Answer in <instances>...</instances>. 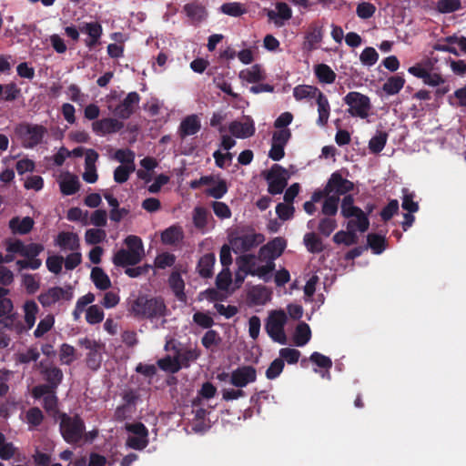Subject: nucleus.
<instances>
[{
  "label": "nucleus",
  "mask_w": 466,
  "mask_h": 466,
  "mask_svg": "<svg viewBox=\"0 0 466 466\" xmlns=\"http://www.w3.org/2000/svg\"><path fill=\"white\" fill-rule=\"evenodd\" d=\"M128 311L139 319H147L155 328H162L167 323L168 309L163 299L138 296L128 301Z\"/></svg>",
  "instance_id": "1"
},
{
  "label": "nucleus",
  "mask_w": 466,
  "mask_h": 466,
  "mask_svg": "<svg viewBox=\"0 0 466 466\" xmlns=\"http://www.w3.org/2000/svg\"><path fill=\"white\" fill-rule=\"evenodd\" d=\"M341 215L348 219L347 229L364 233L368 230L370 220L368 215L360 208L354 206L351 196H345L341 203Z\"/></svg>",
  "instance_id": "2"
},
{
  "label": "nucleus",
  "mask_w": 466,
  "mask_h": 466,
  "mask_svg": "<svg viewBox=\"0 0 466 466\" xmlns=\"http://www.w3.org/2000/svg\"><path fill=\"white\" fill-rule=\"evenodd\" d=\"M60 420V431L64 440L68 443H76L84 436L88 440H93L96 432L91 431L86 434L85 432V425L83 420L77 416H68L66 414L61 415Z\"/></svg>",
  "instance_id": "3"
},
{
  "label": "nucleus",
  "mask_w": 466,
  "mask_h": 466,
  "mask_svg": "<svg viewBox=\"0 0 466 466\" xmlns=\"http://www.w3.org/2000/svg\"><path fill=\"white\" fill-rule=\"evenodd\" d=\"M238 265L251 276L258 277L264 281L270 280L275 269V263L267 264L251 255H243L237 260Z\"/></svg>",
  "instance_id": "4"
},
{
  "label": "nucleus",
  "mask_w": 466,
  "mask_h": 466,
  "mask_svg": "<svg viewBox=\"0 0 466 466\" xmlns=\"http://www.w3.org/2000/svg\"><path fill=\"white\" fill-rule=\"evenodd\" d=\"M288 317L284 310H273L269 312L266 320L265 329L268 335L279 344L287 343V335L284 330Z\"/></svg>",
  "instance_id": "5"
},
{
  "label": "nucleus",
  "mask_w": 466,
  "mask_h": 466,
  "mask_svg": "<svg viewBox=\"0 0 466 466\" xmlns=\"http://www.w3.org/2000/svg\"><path fill=\"white\" fill-rule=\"evenodd\" d=\"M343 100L349 106L348 112L350 116L360 118H367L369 116L371 108L369 96L353 91L348 93Z\"/></svg>",
  "instance_id": "6"
},
{
  "label": "nucleus",
  "mask_w": 466,
  "mask_h": 466,
  "mask_svg": "<svg viewBox=\"0 0 466 466\" xmlns=\"http://www.w3.org/2000/svg\"><path fill=\"white\" fill-rule=\"evenodd\" d=\"M47 130L41 125L24 123L16 127L15 133L22 140L24 147L32 148L38 145Z\"/></svg>",
  "instance_id": "7"
},
{
  "label": "nucleus",
  "mask_w": 466,
  "mask_h": 466,
  "mask_svg": "<svg viewBox=\"0 0 466 466\" xmlns=\"http://www.w3.org/2000/svg\"><path fill=\"white\" fill-rule=\"evenodd\" d=\"M264 241V237L261 234L248 232L238 235L230 239L232 250L236 254H243L248 252Z\"/></svg>",
  "instance_id": "8"
},
{
  "label": "nucleus",
  "mask_w": 466,
  "mask_h": 466,
  "mask_svg": "<svg viewBox=\"0 0 466 466\" xmlns=\"http://www.w3.org/2000/svg\"><path fill=\"white\" fill-rule=\"evenodd\" d=\"M167 351H173L177 358L180 367H188L190 362L195 361L200 356L198 347H177L173 339H167L165 344Z\"/></svg>",
  "instance_id": "9"
},
{
  "label": "nucleus",
  "mask_w": 466,
  "mask_h": 466,
  "mask_svg": "<svg viewBox=\"0 0 466 466\" xmlns=\"http://www.w3.org/2000/svg\"><path fill=\"white\" fill-rule=\"evenodd\" d=\"M288 178V171L279 165H274L266 177L268 184V192L272 195L282 193L287 185Z\"/></svg>",
  "instance_id": "10"
},
{
  "label": "nucleus",
  "mask_w": 466,
  "mask_h": 466,
  "mask_svg": "<svg viewBox=\"0 0 466 466\" xmlns=\"http://www.w3.org/2000/svg\"><path fill=\"white\" fill-rule=\"evenodd\" d=\"M126 428L131 433L127 441L128 447L142 450L147 445V430L144 424L140 422L131 423L127 424Z\"/></svg>",
  "instance_id": "11"
},
{
  "label": "nucleus",
  "mask_w": 466,
  "mask_h": 466,
  "mask_svg": "<svg viewBox=\"0 0 466 466\" xmlns=\"http://www.w3.org/2000/svg\"><path fill=\"white\" fill-rule=\"evenodd\" d=\"M286 241L282 238H275L259 249V260L267 264L275 263V259L281 256L285 248Z\"/></svg>",
  "instance_id": "12"
},
{
  "label": "nucleus",
  "mask_w": 466,
  "mask_h": 466,
  "mask_svg": "<svg viewBox=\"0 0 466 466\" xmlns=\"http://www.w3.org/2000/svg\"><path fill=\"white\" fill-rule=\"evenodd\" d=\"M255 123L249 116H244L240 120L232 121L228 126V131L237 138H248L255 133Z\"/></svg>",
  "instance_id": "13"
},
{
  "label": "nucleus",
  "mask_w": 466,
  "mask_h": 466,
  "mask_svg": "<svg viewBox=\"0 0 466 466\" xmlns=\"http://www.w3.org/2000/svg\"><path fill=\"white\" fill-rule=\"evenodd\" d=\"M140 97L137 92H130L115 108H112L111 106H109L108 108L117 117L127 119L135 112Z\"/></svg>",
  "instance_id": "14"
},
{
  "label": "nucleus",
  "mask_w": 466,
  "mask_h": 466,
  "mask_svg": "<svg viewBox=\"0 0 466 466\" xmlns=\"http://www.w3.org/2000/svg\"><path fill=\"white\" fill-rule=\"evenodd\" d=\"M257 379V371L251 366H242L230 373V384L237 388H244Z\"/></svg>",
  "instance_id": "15"
},
{
  "label": "nucleus",
  "mask_w": 466,
  "mask_h": 466,
  "mask_svg": "<svg viewBox=\"0 0 466 466\" xmlns=\"http://www.w3.org/2000/svg\"><path fill=\"white\" fill-rule=\"evenodd\" d=\"M71 293L60 287H54L39 295L38 300L43 307H51L63 300H70Z\"/></svg>",
  "instance_id": "16"
},
{
  "label": "nucleus",
  "mask_w": 466,
  "mask_h": 466,
  "mask_svg": "<svg viewBox=\"0 0 466 466\" xmlns=\"http://www.w3.org/2000/svg\"><path fill=\"white\" fill-rule=\"evenodd\" d=\"M352 189L353 183L351 181L343 178L338 173H333L325 187V193L327 195L331 194L339 198L340 195L346 194Z\"/></svg>",
  "instance_id": "17"
},
{
  "label": "nucleus",
  "mask_w": 466,
  "mask_h": 466,
  "mask_svg": "<svg viewBox=\"0 0 466 466\" xmlns=\"http://www.w3.org/2000/svg\"><path fill=\"white\" fill-rule=\"evenodd\" d=\"M98 159V154L93 149H87L86 151L85 157V171L83 173V179L86 183H96L98 178L96 172V163Z\"/></svg>",
  "instance_id": "18"
},
{
  "label": "nucleus",
  "mask_w": 466,
  "mask_h": 466,
  "mask_svg": "<svg viewBox=\"0 0 466 466\" xmlns=\"http://www.w3.org/2000/svg\"><path fill=\"white\" fill-rule=\"evenodd\" d=\"M62 194L69 196L78 191L80 184L78 177L70 172H62L57 177Z\"/></svg>",
  "instance_id": "19"
},
{
  "label": "nucleus",
  "mask_w": 466,
  "mask_h": 466,
  "mask_svg": "<svg viewBox=\"0 0 466 466\" xmlns=\"http://www.w3.org/2000/svg\"><path fill=\"white\" fill-rule=\"evenodd\" d=\"M323 38V25L319 23H313L309 26L305 36L304 49L312 51L316 49Z\"/></svg>",
  "instance_id": "20"
},
{
  "label": "nucleus",
  "mask_w": 466,
  "mask_h": 466,
  "mask_svg": "<svg viewBox=\"0 0 466 466\" xmlns=\"http://www.w3.org/2000/svg\"><path fill=\"white\" fill-rule=\"evenodd\" d=\"M22 311L24 319L22 322L26 332L35 326L39 312V307L35 300L28 299L23 304Z\"/></svg>",
  "instance_id": "21"
},
{
  "label": "nucleus",
  "mask_w": 466,
  "mask_h": 466,
  "mask_svg": "<svg viewBox=\"0 0 466 466\" xmlns=\"http://www.w3.org/2000/svg\"><path fill=\"white\" fill-rule=\"evenodd\" d=\"M201 127L200 119L197 115H190L185 117L178 127L179 136L184 138L197 134Z\"/></svg>",
  "instance_id": "22"
},
{
  "label": "nucleus",
  "mask_w": 466,
  "mask_h": 466,
  "mask_svg": "<svg viewBox=\"0 0 466 466\" xmlns=\"http://www.w3.org/2000/svg\"><path fill=\"white\" fill-rule=\"evenodd\" d=\"M55 244L62 250L76 251L79 248V238L73 232H61L57 235Z\"/></svg>",
  "instance_id": "23"
},
{
  "label": "nucleus",
  "mask_w": 466,
  "mask_h": 466,
  "mask_svg": "<svg viewBox=\"0 0 466 466\" xmlns=\"http://www.w3.org/2000/svg\"><path fill=\"white\" fill-rule=\"evenodd\" d=\"M40 372L53 390H56L63 380L62 370L55 366H45L42 362L39 365Z\"/></svg>",
  "instance_id": "24"
},
{
  "label": "nucleus",
  "mask_w": 466,
  "mask_h": 466,
  "mask_svg": "<svg viewBox=\"0 0 466 466\" xmlns=\"http://www.w3.org/2000/svg\"><path fill=\"white\" fill-rule=\"evenodd\" d=\"M93 130L99 135L115 133L123 127V124L115 118H103L92 124Z\"/></svg>",
  "instance_id": "25"
},
{
  "label": "nucleus",
  "mask_w": 466,
  "mask_h": 466,
  "mask_svg": "<svg viewBox=\"0 0 466 466\" xmlns=\"http://www.w3.org/2000/svg\"><path fill=\"white\" fill-rule=\"evenodd\" d=\"M321 91L310 85H299L293 88V96L297 101H307L316 100Z\"/></svg>",
  "instance_id": "26"
},
{
  "label": "nucleus",
  "mask_w": 466,
  "mask_h": 466,
  "mask_svg": "<svg viewBox=\"0 0 466 466\" xmlns=\"http://www.w3.org/2000/svg\"><path fill=\"white\" fill-rule=\"evenodd\" d=\"M272 291L261 285L252 287L248 291V298L254 305H265L271 299Z\"/></svg>",
  "instance_id": "27"
},
{
  "label": "nucleus",
  "mask_w": 466,
  "mask_h": 466,
  "mask_svg": "<svg viewBox=\"0 0 466 466\" xmlns=\"http://www.w3.org/2000/svg\"><path fill=\"white\" fill-rule=\"evenodd\" d=\"M83 344L86 349L90 350L86 360L88 367L92 370H96L101 363L102 346L97 342L89 339H86Z\"/></svg>",
  "instance_id": "28"
},
{
  "label": "nucleus",
  "mask_w": 466,
  "mask_h": 466,
  "mask_svg": "<svg viewBox=\"0 0 466 466\" xmlns=\"http://www.w3.org/2000/svg\"><path fill=\"white\" fill-rule=\"evenodd\" d=\"M12 330L17 335L25 332L24 324L18 319L16 314H6L0 319V331Z\"/></svg>",
  "instance_id": "29"
},
{
  "label": "nucleus",
  "mask_w": 466,
  "mask_h": 466,
  "mask_svg": "<svg viewBox=\"0 0 466 466\" xmlns=\"http://www.w3.org/2000/svg\"><path fill=\"white\" fill-rule=\"evenodd\" d=\"M34 220L30 217H15L9 221V228L14 234L25 235L31 231L34 227Z\"/></svg>",
  "instance_id": "30"
},
{
  "label": "nucleus",
  "mask_w": 466,
  "mask_h": 466,
  "mask_svg": "<svg viewBox=\"0 0 466 466\" xmlns=\"http://www.w3.org/2000/svg\"><path fill=\"white\" fill-rule=\"evenodd\" d=\"M140 261L141 259L137 257V254L135 252L131 253L127 248L118 250L113 257V263L119 267L136 265Z\"/></svg>",
  "instance_id": "31"
},
{
  "label": "nucleus",
  "mask_w": 466,
  "mask_h": 466,
  "mask_svg": "<svg viewBox=\"0 0 466 466\" xmlns=\"http://www.w3.org/2000/svg\"><path fill=\"white\" fill-rule=\"evenodd\" d=\"M238 77L247 83H257L265 79V72L259 65H254L241 70Z\"/></svg>",
  "instance_id": "32"
},
{
  "label": "nucleus",
  "mask_w": 466,
  "mask_h": 466,
  "mask_svg": "<svg viewBox=\"0 0 466 466\" xmlns=\"http://www.w3.org/2000/svg\"><path fill=\"white\" fill-rule=\"evenodd\" d=\"M316 104L318 106V119L317 124L319 127H324L329 120L330 114V106L326 96L321 92L316 99Z\"/></svg>",
  "instance_id": "33"
},
{
  "label": "nucleus",
  "mask_w": 466,
  "mask_h": 466,
  "mask_svg": "<svg viewBox=\"0 0 466 466\" xmlns=\"http://www.w3.org/2000/svg\"><path fill=\"white\" fill-rule=\"evenodd\" d=\"M80 31L89 36L86 40V46L89 47L96 45L102 35V27L98 23H86L80 27Z\"/></svg>",
  "instance_id": "34"
},
{
  "label": "nucleus",
  "mask_w": 466,
  "mask_h": 466,
  "mask_svg": "<svg viewBox=\"0 0 466 466\" xmlns=\"http://www.w3.org/2000/svg\"><path fill=\"white\" fill-rule=\"evenodd\" d=\"M267 15L270 20L279 24L278 19H281L283 21L289 20L292 16V11L286 3H277L276 10H268Z\"/></svg>",
  "instance_id": "35"
},
{
  "label": "nucleus",
  "mask_w": 466,
  "mask_h": 466,
  "mask_svg": "<svg viewBox=\"0 0 466 466\" xmlns=\"http://www.w3.org/2000/svg\"><path fill=\"white\" fill-rule=\"evenodd\" d=\"M311 338L309 326L305 322H300L295 329L293 342L298 347L305 346Z\"/></svg>",
  "instance_id": "36"
},
{
  "label": "nucleus",
  "mask_w": 466,
  "mask_h": 466,
  "mask_svg": "<svg viewBox=\"0 0 466 466\" xmlns=\"http://www.w3.org/2000/svg\"><path fill=\"white\" fill-rule=\"evenodd\" d=\"M184 234L181 227L171 226L165 229L161 234V240L164 244L173 245L183 239Z\"/></svg>",
  "instance_id": "37"
},
{
  "label": "nucleus",
  "mask_w": 466,
  "mask_h": 466,
  "mask_svg": "<svg viewBox=\"0 0 466 466\" xmlns=\"http://www.w3.org/2000/svg\"><path fill=\"white\" fill-rule=\"evenodd\" d=\"M91 279L95 286L101 290H106L111 287L109 277L101 268L96 267L91 270Z\"/></svg>",
  "instance_id": "38"
},
{
  "label": "nucleus",
  "mask_w": 466,
  "mask_h": 466,
  "mask_svg": "<svg viewBox=\"0 0 466 466\" xmlns=\"http://www.w3.org/2000/svg\"><path fill=\"white\" fill-rule=\"evenodd\" d=\"M404 84L405 79L401 76L396 75L386 80L382 89L387 95L392 96L398 94L404 86Z\"/></svg>",
  "instance_id": "39"
},
{
  "label": "nucleus",
  "mask_w": 466,
  "mask_h": 466,
  "mask_svg": "<svg viewBox=\"0 0 466 466\" xmlns=\"http://www.w3.org/2000/svg\"><path fill=\"white\" fill-rule=\"evenodd\" d=\"M216 258L213 254H206L198 261V273L204 277L208 278L213 273Z\"/></svg>",
  "instance_id": "40"
},
{
  "label": "nucleus",
  "mask_w": 466,
  "mask_h": 466,
  "mask_svg": "<svg viewBox=\"0 0 466 466\" xmlns=\"http://www.w3.org/2000/svg\"><path fill=\"white\" fill-rule=\"evenodd\" d=\"M314 72L321 83L332 84L336 79L335 72L326 64H319L314 67Z\"/></svg>",
  "instance_id": "41"
},
{
  "label": "nucleus",
  "mask_w": 466,
  "mask_h": 466,
  "mask_svg": "<svg viewBox=\"0 0 466 466\" xmlns=\"http://www.w3.org/2000/svg\"><path fill=\"white\" fill-rule=\"evenodd\" d=\"M55 325V317L52 314H47L40 319L35 329L34 330V337L40 339L50 331Z\"/></svg>",
  "instance_id": "42"
},
{
  "label": "nucleus",
  "mask_w": 466,
  "mask_h": 466,
  "mask_svg": "<svg viewBox=\"0 0 466 466\" xmlns=\"http://www.w3.org/2000/svg\"><path fill=\"white\" fill-rule=\"evenodd\" d=\"M169 285L174 291L176 297L180 301H186V295L184 293V280L179 273L173 272L169 277Z\"/></svg>",
  "instance_id": "43"
},
{
  "label": "nucleus",
  "mask_w": 466,
  "mask_h": 466,
  "mask_svg": "<svg viewBox=\"0 0 466 466\" xmlns=\"http://www.w3.org/2000/svg\"><path fill=\"white\" fill-rule=\"evenodd\" d=\"M157 364L161 370L170 373H175L181 369L177 355L173 351L172 354L158 360Z\"/></svg>",
  "instance_id": "44"
},
{
  "label": "nucleus",
  "mask_w": 466,
  "mask_h": 466,
  "mask_svg": "<svg viewBox=\"0 0 466 466\" xmlns=\"http://www.w3.org/2000/svg\"><path fill=\"white\" fill-rule=\"evenodd\" d=\"M333 240L337 244H344L346 246L356 244L358 241L357 232L350 229L338 231L334 235Z\"/></svg>",
  "instance_id": "45"
},
{
  "label": "nucleus",
  "mask_w": 466,
  "mask_h": 466,
  "mask_svg": "<svg viewBox=\"0 0 466 466\" xmlns=\"http://www.w3.org/2000/svg\"><path fill=\"white\" fill-rule=\"evenodd\" d=\"M125 244L127 245V249L131 253L135 252L137 254V257H138L140 259L143 258V257L145 255V251H144V246H143V243H142V240L140 238L134 236V235H130L126 238Z\"/></svg>",
  "instance_id": "46"
},
{
  "label": "nucleus",
  "mask_w": 466,
  "mask_h": 466,
  "mask_svg": "<svg viewBox=\"0 0 466 466\" xmlns=\"http://www.w3.org/2000/svg\"><path fill=\"white\" fill-rule=\"evenodd\" d=\"M303 241L308 251L311 253H319L323 249L322 241L315 233H307Z\"/></svg>",
  "instance_id": "47"
},
{
  "label": "nucleus",
  "mask_w": 466,
  "mask_h": 466,
  "mask_svg": "<svg viewBox=\"0 0 466 466\" xmlns=\"http://www.w3.org/2000/svg\"><path fill=\"white\" fill-rule=\"evenodd\" d=\"M432 66L433 63L430 59H427L425 61L419 62L414 66L409 67L408 72L413 76L422 79L426 76V74L431 70Z\"/></svg>",
  "instance_id": "48"
},
{
  "label": "nucleus",
  "mask_w": 466,
  "mask_h": 466,
  "mask_svg": "<svg viewBox=\"0 0 466 466\" xmlns=\"http://www.w3.org/2000/svg\"><path fill=\"white\" fill-rule=\"evenodd\" d=\"M461 8L460 0H439L436 4V10L441 14H449Z\"/></svg>",
  "instance_id": "49"
},
{
  "label": "nucleus",
  "mask_w": 466,
  "mask_h": 466,
  "mask_svg": "<svg viewBox=\"0 0 466 466\" xmlns=\"http://www.w3.org/2000/svg\"><path fill=\"white\" fill-rule=\"evenodd\" d=\"M106 233L101 228H89L85 233V240L89 245L101 243L106 239Z\"/></svg>",
  "instance_id": "50"
},
{
  "label": "nucleus",
  "mask_w": 466,
  "mask_h": 466,
  "mask_svg": "<svg viewBox=\"0 0 466 466\" xmlns=\"http://www.w3.org/2000/svg\"><path fill=\"white\" fill-rule=\"evenodd\" d=\"M227 191L228 187L226 181L218 177L217 181L207 189L206 193L214 198H221Z\"/></svg>",
  "instance_id": "51"
},
{
  "label": "nucleus",
  "mask_w": 466,
  "mask_h": 466,
  "mask_svg": "<svg viewBox=\"0 0 466 466\" xmlns=\"http://www.w3.org/2000/svg\"><path fill=\"white\" fill-rule=\"evenodd\" d=\"M216 284L218 289L228 290L232 285V276L228 268H224L217 276Z\"/></svg>",
  "instance_id": "52"
},
{
  "label": "nucleus",
  "mask_w": 466,
  "mask_h": 466,
  "mask_svg": "<svg viewBox=\"0 0 466 466\" xmlns=\"http://www.w3.org/2000/svg\"><path fill=\"white\" fill-rule=\"evenodd\" d=\"M104 319V311L97 305H91L86 313V319L89 324L100 323Z\"/></svg>",
  "instance_id": "53"
},
{
  "label": "nucleus",
  "mask_w": 466,
  "mask_h": 466,
  "mask_svg": "<svg viewBox=\"0 0 466 466\" xmlns=\"http://www.w3.org/2000/svg\"><path fill=\"white\" fill-rule=\"evenodd\" d=\"M378 59L379 54L373 47H366L360 55V61L367 66L375 65Z\"/></svg>",
  "instance_id": "54"
},
{
  "label": "nucleus",
  "mask_w": 466,
  "mask_h": 466,
  "mask_svg": "<svg viewBox=\"0 0 466 466\" xmlns=\"http://www.w3.org/2000/svg\"><path fill=\"white\" fill-rule=\"evenodd\" d=\"M339 198L338 196L327 195L322 206V213L328 216H334L338 211Z\"/></svg>",
  "instance_id": "55"
},
{
  "label": "nucleus",
  "mask_w": 466,
  "mask_h": 466,
  "mask_svg": "<svg viewBox=\"0 0 466 466\" xmlns=\"http://www.w3.org/2000/svg\"><path fill=\"white\" fill-rule=\"evenodd\" d=\"M386 142L387 134L380 132L370 140L369 148L373 153H379L384 148Z\"/></svg>",
  "instance_id": "56"
},
{
  "label": "nucleus",
  "mask_w": 466,
  "mask_h": 466,
  "mask_svg": "<svg viewBox=\"0 0 466 466\" xmlns=\"http://www.w3.org/2000/svg\"><path fill=\"white\" fill-rule=\"evenodd\" d=\"M15 453V448L13 443L7 441L5 437L0 433V458L2 460H9Z\"/></svg>",
  "instance_id": "57"
},
{
  "label": "nucleus",
  "mask_w": 466,
  "mask_h": 466,
  "mask_svg": "<svg viewBox=\"0 0 466 466\" xmlns=\"http://www.w3.org/2000/svg\"><path fill=\"white\" fill-rule=\"evenodd\" d=\"M59 359L62 364L70 365L76 360L75 349L68 344H62Z\"/></svg>",
  "instance_id": "58"
},
{
  "label": "nucleus",
  "mask_w": 466,
  "mask_h": 466,
  "mask_svg": "<svg viewBox=\"0 0 466 466\" xmlns=\"http://www.w3.org/2000/svg\"><path fill=\"white\" fill-rule=\"evenodd\" d=\"M135 170V165L131 166H119L115 169L114 172V180L116 183H124L126 182L129 175Z\"/></svg>",
  "instance_id": "59"
},
{
  "label": "nucleus",
  "mask_w": 466,
  "mask_h": 466,
  "mask_svg": "<svg viewBox=\"0 0 466 466\" xmlns=\"http://www.w3.org/2000/svg\"><path fill=\"white\" fill-rule=\"evenodd\" d=\"M201 342L206 349L210 350L219 344L220 337L216 330L209 329L202 337Z\"/></svg>",
  "instance_id": "60"
},
{
  "label": "nucleus",
  "mask_w": 466,
  "mask_h": 466,
  "mask_svg": "<svg viewBox=\"0 0 466 466\" xmlns=\"http://www.w3.org/2000/svg\"><path fill=\"white\" fill-rule=\"evenodd\" d=\"M221 11L230 16H239L243 15L246 10L242 6L241 4L234 2V3H227L221 5Z\"/></svg>",
  "instance_id": "61"
},
{
  "label": "nucleus",
  "mask_w": 466,
  "mask_h": 466,
  "mask_svg": "<svg viewBox=\"0 0 466 466\" xmlns=\"http://www.w3.org/2000/svg\"><path fill=\"white\" fill-rule=\"evenodd\" d=\"M300 352L291 348H283L279 350V359L287 361L289 364H294L299 361Z\"/></svg>",
  "instance_id": "62"
},
{
  "label": "nucleus",
  "mask_w": 466,
  "mask_h": 466,
  "mask_svg": "<svg viewBox=\"0 0 466 466\" xmlns=\"http://www.w3.org/2000/svg\"><path fill=\"white\" fill-rule=\"evenodd\" d=\"M193 222L196 228L204 229L208 223V212L202 208H196L193 213Z\"/></svg>",
  "instance_id": "63"
},
{
  "label": "nucleus",
  "mask_w": 466,
  "mask_h": 466,
  "mask_svg": "<svg viewBox=\"0 0 466 466\" xmlns=\"http://www.w3.org/2000/svg\"><path fill=\"white\" fill-rule=\"evenodd\" d=\"M22 282L26 291L30 294H34L39 289V280L35 275L24 274L22 276Z\"/></svg>",
  "instance_id": "64"
}]
</instances>
